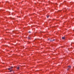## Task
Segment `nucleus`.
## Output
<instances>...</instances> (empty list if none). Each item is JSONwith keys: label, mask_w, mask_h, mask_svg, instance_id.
I'll return each mask as SVG.
<instances>
[{"label": "nucleus", "mask_w": 74, "mask_h": 74, "mask_svg": "<svg viewBox=\"0 0 74 74\" xmlns=\"http://www.w3.org/2000/svg\"><path fill=\"white\" fill-rule=\"evenodd\" d=\"M13 68V67L11 66V67H10V68H8V69L9 70H12V69Z\"/></svg>", "instance_id": "1"}, {"label": "nucleus", "mask_w": 74, "mask_h": 74, "mask_svg": "<svg viewBox=\"0 0 74 74\" xmlns=\"http://www.w3.org/2000/svg\"><path fill=\"white\" fill-rule=\"evenodd\" d=\"M69 69H71V66H68V67Z\"/></svg>", "instance_id": "2"}, {"label": "nucleus", "mask_w": 74, "mask_h": 74, "mask_svg": "<svg viewBox=\"0 0 74 74\" xmlns=\"http://www.w3.org/2000/svg\"><path fill=\"white\" fill-rule=\"evenodd\" d=\"M62 39H63V40H64V39H65V37H62Z\"/></svg>", "instance_id": "3"}, {"label": "nucleus", "mask_w": 74, "mask_h": 74, "mask_svg": "<svg viewBox=\"0 0 74 74\" xmlns=\"http://www.w3.org/2000/svg\"><path fill=\"white\" fill-rule=\"evenodd\" d=\"M55 41V39H53V40H50V41Z\"/></svg>", "instance_id": "4"}, {"label": "nucleus", "mask_w": 74, "mask_h": 74, "mask_svg": "<svg viewBox=\"0 0 74 74\" xmlns=\"http://www.w3.org/2000/svg\"><path fill=\"white\" fill-rule=\"evenodd\" d=\"M16 69H18V70H19V67H17V68H16Z\"/></svg>", "instance_id": "5"}, {"label": "nucleus", "mask_w": 74, "mask_h": 74, "mask_svg": "<svg viewBox=\"0 0 74 74\" xmlns=\"http://www.w3.org/2000/svg\"><path fill=\"white\" fill-rule=\"evenodd\" d=\"M28 39H30V37H28Z\"/></svg>", "instance_id": "6"}, {"label": "nucleus", "mask_w": 74, "mask_h": 74, "mask_svg": "<svg viewBox=\"0 0 74 74\" xmlns=\"http://www.w3.org/2000/svg\"><path fill=\"white\" fill-rule=\"evenodd\" d=\"M49 16H47V18H49Z\"/></svg>", "instance_id": "7"}, {"label": "nucleus", "mask_w": 74, "mask_h": 74, "mask_svg": "<svg viewBox=\"0 0 74 74\" xmlns=\"http://www.w3.org/2000/svg\"><path fill=\"white\" fill-rule=\"evenodd\" d=\"M29 33H31V32L29 31Z\"/></svg>", "instance_id": "8"}, {"label": "nucleus", "mask_w": 74, "mask_h": 74, "mask_svg": "<svg viewBox=\"0 0 74 74\" xmlns=\"http://www.w3.org/2000/svg\"><path fill=\"white\" fill-rule=\"evenodd\" d=\"M11 71H12V70L10 71V72H11Z\"/></svg>", "instance_id": "9"}, {"label": "nucleus", "mask_w": 74, "mask_h": 74, "mask_svg": "<svg viewBox=\"0 0 74 74\" xmlns=\"http://www.w3.org/2000/svg\"><path fill=\"white\" fill-rule=\"evenodd\" d=\"M69 68H68V69H67V70H69Z\"/></svg>", "instance_id": "10"}, {"label": "nucleus", "mask_w": 74, "mask_h": 74, "mask_svg": "<svg viewBox=\"0 0 74 74\" xmlns=\"http://www.w3.org/2000/svg\"><path fill=\"white\" fill-rule=\"evenodd\" d=\"M48 40H49V38L48 39Z\"/></svg>", "instance_id": "11"}, {"label": "nucleus", "mask_w": 74, "mask_h": 74, "mask_svg": "<svg viewBox=\"0 0 74 74\" xmlns=\"http://www.w3.org/2000/svg\"><path fill=\"white\" fill-rule=\"evenodd\" d=\"M59 11H60L59 10V11H58V12H59Z\"/></svg>", "instance_id": "12"}]
</instances>
